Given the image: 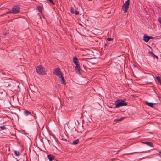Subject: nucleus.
Listing matches in <instances>:
<instances>
[{"mask_svg": "<svg viewBox=\"0 0 161 161\" xmlns=\"http://www.w3.org/2000/svg\"><path fill=\"white\" fill-rule=\"evenodd\" d=\"M116 108H118L121 106H126L127 105V103L125 102L124 100H118L115 102Z\"/></svg>", "mask_w": 161, "mask_h": 161, "instance_id": "1", "label": "nucleus"}, {"mask_svg": "<svg viewBox=\"0 0 161 161\" xmlns=\"http://www.w3.org/2000/svg\"><path fill=\"white\" fill-rule=\"evenodd\" d=\"M36 71L38 74L41 75H44L46 74L45 69L41 65H39L37 67Z\"/></svg>", "mask_w": 161, "mask_h": 161, "instance_id": "2", "label": "nucleus"}, {"mask_svg": "<svg viewBox=\"0 0 161 161\" xmlns=\"http://www.w3.org/2000/svg\"><path fill=\"white\" fill-rule=\"evenodd\" d=\"M130 4V1L128 0L125 1L122 6V9L125 13H126L127 11L129 8V6Z\"/></svg>", "mask_w": 161, "mask_h": 161, "instance_id": "3", "label": "nucleus"}, {"mask_svg": "<svg viewBox=\"0 0 161 161\" xmlns=\"http://www.w3.org/2000/svg\"><path fill=\"white\" fill-rule=\"evenodd\" d=\"M20 10V7L19 6H14L12 10V13L15 14L18 13Z\"/></svg>", "mask_w": 161, "mask_h": 161, "instance_id": "4", "label": "nucleus"}, {"mask_svg": "<svg viewBox=\"0 0 161 161\" xmlns=\"http://www.w3.org/2000/svg\"><path fill=\"white\" fill-rule=\"evenodd\" d=\"M53 73L54 74L58 76H60V75H62V73L59 68H55L53 71Z\"/></svg>", "mask_w": 161, "mask_h": 161, "instance_id": "5", "label": "nucleus"}, {"mask_svg": "<svg viewBox=\"0 0 161 161\" xmlns=\"http://www.w3.org/2000/svg\"><path fill=\"white\" fill-rule=\"evenodd\" d=\"M148 53L149 54L151 55L152 57L154 58H156L157 59H158V57L156 55H155L151 51H149Z\"/></svg>", "mask_w": 161, "mask_h": 161, "instance_id": "6", "label": "nucleus"}, {"mask_svg": "<svg viewBox=\"0 0 161 161\" xmlns=\"http://www.w3.org/2000/svg\"><path fill=\"white\" fill-rule=\"evenodd\" d=\"M73 62L75 65L79 64L78 59L76 56L73 57Z\"/></svg>", "mask_w": 161, "mask_h": 161, "instance_id": "7", "label": "nucleus"}, {"mask_svg": "<svg viewBox=\"0 0 161 161\" xmlns=\"http://www.w3.org/2000/svg\"><path fill=\"white\" fill-rule=\"evenodd\" d=\"M47 158H48L49 161H52V160H54L55 158V157L53 155L49 154L48 155Z\"/></svg>", "mask_w": 161, "mask_h": 161, "instance_id": "8", "label": "nucleus"}, {"mask_svg": "<svg viewBox=\"0 0 161 161\" xmlns=\"http://www.w3.org/2000/svg\"><path fill=\"white\" fill-rule=\"evenodd\" d=\"M142 143L144 144H146L150 147H153V145L152 143L150 142H142Z\"/></svg>", "mask_w": 161, "mask_h": 161, "instance_id": "9", "label": "nucleus"}, {"mask_svg": "<svg viewBox=\"0 0 161 161\" xmlns=\"http://www.w3.org/2000/svg\"><path fill=\"white\" fill-rule=\"evenodd\" d=\"M75 69L79 73H80V67L79 64H76Z\"/></svg>", "mask_w": 161, "mask_h": 161, "instance_id": "10", "label": "nucleus"}, {"mask_svg": "<svg viewBox=\"0 0 161 161\" xmlns=\"http://www.w3.org/2000/svg\"><path fill=\"white\" fill-rule=\"evenodd\" d=\"M150 39L149 36H148L146 35H145L143 37L144 40L146 42H147Z\"/></svg>", "mask_w": 161, "mask_h": 161, "instance_id": "11", "label": "nucleus"}, {"mask_svg": "<svg viewBox=\"0 0 161 161\" xmlns=\"http://www.w3.org/2000/svg\"><path fill=\"white\" fill-rule=\"evenodd\" d=\"M59 77L61 78V83L63 84H65V83L64 81V77L62 75H60V76H58Z\"/></svg>", "mask_w": 161, "mask_h": 161, "instance_id": "12", "label": "nucleus"}, {"mask_svg": "<svg viewBox=\"0 0 161 161\" xmlns=\"http://www.w3.org/2000/svg\"><path fill=\"white\" fill-rule=\"evenodd\" d=\"M145 103L148 106L151 107H153V106L155 104V103H149L147 101H146Z\"/></svg>", "mask_w": 161, "mask_h": 161, "instance_id": "13", "label": "nucleus"}, {"mask_svg": "<svg viewBox=\"0 0 161 161\" xmlns=\"http://www.w3.org/2000/svg\"><path fill=\"white\" fill-rule=\"evenodd\" d=\"M24 114L26 116H27L29 115H31V113L28 110H25L24 111Z\"/></svg>", "mask_w": 161, "mask_h": 161, "instance_id": "14", "label": "nucleus"}, {"mask_svg": "<svg viewBox=\"0 0 161 161\" xmlns=\"http://www.w3.org/2000/svg\"><path fill=\"white\" fill-rule=\"evenodd\" d=\"M157 80L161 84V79L159 76L156 77Z\"/></svg>", "mask_w": 161, "mask_h": 161, "instance_id": "15", "label": "nucleus"}, {"mask_svg": "<svg viewBox=\"0 0 161 161\" xmlns=\"http://www.w3.org/2000/svg\"><path fill=\"white\" fill-rule=\"evenodd\" d=\"M79 142V140L78 139H77L76 140H74L73 142V144L75 145L78 143Z\"/></svg>", "mask_w": 161, "mask_h": 161, "instance_id": "16", "label": "nucleus"}, {"mask_svg": "<svg viewBox=\"0 0 161 161\" xmlns=\"http://www.w3.org/2000/svg\"><path fill=\"white\" fill-rule=\"evenodd\" d=\"M37 8L39 12H42V7L41 6H39L37 7Z\"/></svg>", "mask_w": 161, "mask_h": 161, "instance_id": "17", "label": "nucleus"}, {"mask_svg": "<svg viewBox=\"0 0 161 161\" xmlns=\"http://www.w3.org/2000/svg\"><path fill=\"white\" fill-rule=\"evenodd\" d=\"M14 153L16 156H18L19 155V151H14Z\"/></svg>", "mask_w": 161, "mask_h": 161, "instance_id": "18", "label": "nucleus"}, {"mask_svg": "<svg viewBox=\"0 0 161 161\" xmlns=\"http://www.w3.org/2000/svg\"><path fill=\"white\" fill-rule=\"evenodd\" d=\"M70 12L72 14H74V9L73 8L71 7L70 9Z\"/></svg>", "mask_w": 161, "mask_h": 161, "instance_id": "19", "label": "nucleus"}, {"mask_svg": "<svg viewBox=\"0 0 161 161\" xmlns=\"http://www.w3.org/2000/svg\"><path fill=\"white\" fill-rule=\"evenodd\" d=\"M0 128L2 130H3L6 129V128L5 127L4 125L1 126L0 127Z\"/></svg>", "mask_w": 161, "mask_h": 161, "instance_id": "20", "label": "nucleus"}, {"mask_svg": "<svg viewBox=\"0 0 161 161\" xmlns=\"http://www.w3.org/2000/svg\"><path fill=\"white\" fill-rule=\"evenodd\" d=\"M47 0V1H49L53 5H54L55 4V3L53 2V0Z\"/></svg>", "mask_w": 161, "mask_h": 161, "instance_id": "21", "label": "nucleus"}, {"mask_svg": "<svg viewBox=\"0 0 161 161\" xmlns=\"http://www.w3.org/2000/svg\"><path fill=\"white\" fill-rule=\"evenodd\" d=\"M75 14L76 15H78L79 14V13L78 11L76 10L75 12Z\"/></svg>", "mask_w": 161, "mask_h": 161, "instance_id": "22", "label": "nucleus"}, {"mask_svg": "<svg viewBox=\"0 0 161 161\" xmlns=\"http://www.w3.org/2000/svg\"><path fill=\"white\" fill-rule=\"evenodd\" d=\"M112 39H112V38H111V37H110V38H107V40H108V41H111V40H112Z\"/></svg>", "mask_w": 161, "mask_h": 161, "instance_id": "23", "label": "nucleus"}, {"mask_svg": "<svg viewBox=\"0 0 161 161\" xmlns=\"http://www.w3.org/2000/svg\"><path fill=\"white\" fill-rule=\"evenodd\" d=\"M159 155L161 157V151L159 153Z\"/></svg>", "mask_w": 161, "mask_h": 161, "instance_id": "24", "label": "nucleus"}, {"mask_svg": "<svg viewBox=\"0 0 161 161\" xmlns=\"http://www.w3.org/2000/svg\"><path fill=\"white\" fill-rule=\"evenodd\" d=\"M158 21L161 24V18L159 19Z\"/></svg>", "mask_w": 161, "mask_h": 161, "instance_id": "25", "label": "nucleus"}, {"mask_svg": "<svg viewBox=\"0 0 161 161\" xmlns=\"http://www.w3.org/2000/svg\"><path fill=\"white\" fill-rule=\"evenodd\" d=\"M6 13L8 14V13H12V12L10 11H8V12H6Z\"/></svg>", "mask_w": 161, "mask_h": 161, "instance_id": "26", "label": "nucleus"}, {"mask_svg": "<svg viewBox=\"0 0 161 161\" xmlns=\"http://www.w3.org/2000/svg\"><path fill=\"white\" fill-rule=\"evenodd\" d=\"M108 45V42H106L105 44V46H107Z\"/></svg>", "mask_w": 161, "mask_h": 161, "instance_id": "27", "label": "nucleus"}, {"mask_svg": "<svg viewBox=\"0 0 161 161\" xmlns=\"http://www.w3.org/2000/svg\"><path fill=\"white\" fill-rule=\"evenodd\" d=\"M146 152V151H143V152H140V153H144V152Z\"/></svg>", "mask_w": 161, "mask_h": 161, "instance_id": "28", "label": "nucleus"}, {"mask_svg": "<svg viewBox=\"0 0 161 161\" xmlns=\"http://www.w3.org/2000/svg\"><path fill=\"white\" fill-rule=\"evenodd\" d=\"M152 37H153L152 36H149V38H150V39H152Z\"/></svg>", "mask_w": 161, "mask_h": 161, "instance_id": "29", "label": "nucleus"}, {"mask_svg": "<svg viewBox=\"0 0 161 161\" xmlns=\"http://www.w3.org/2000/svg\"><path fill=\"white\" fill-rule=\"evenodd\" d=\"M139 153V152H134L133 153Z\"/></svg>", "mask_w": 161, "mask_h": 161, "instance_id": "30", "label": "nucleus"}, {"mask_svg": "<svg viewBox=\"0 0 161 161\" xmlns=\"http://www.w3.org/2000/svg\"><path fill=\"white\" fill-rule=\"evenodd\" d=\"M123 149V147H122V148H121V149L120 150H121V149Z\"/></svg>", "mask_w": 161, "mask_h": 161, "instance_id": "31", "label": "nucleus"}, {"mask_svg": "<svg viewBox=\"0 0 161 161\" xmlns=\"http://www.w3.org/2000/svg\"><path fill=\"white\" fill-rule=\"evenodd\" d=\"M88 0V1H92V0Z\"/></svg>", "mask_w": 161, "mask_h": 161, "instance_id": "32", "label": "nucleus"}, {"mask_svg": "<svg viewBox=\"0 0 161 161\" xmlns=\"http://www.w3.org/2000/svg\"><path fill=\"white\" fill-rule=\"evenodd\" d=\"M119 151H120V150H118V152Z\"/></svg>", "mask_w": 161, "mask_h": 161, "instance_id": "33", "label": "nucleus"}]
</instances>
